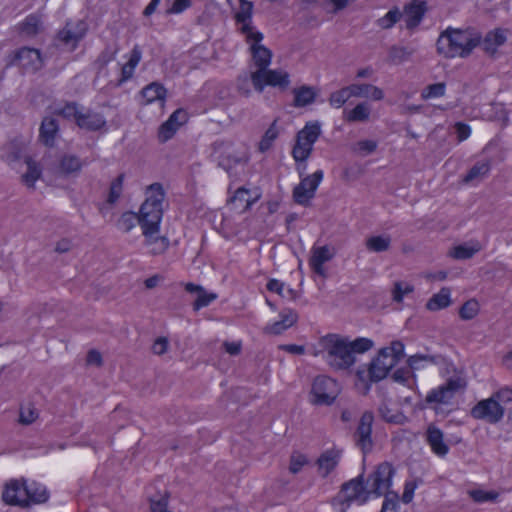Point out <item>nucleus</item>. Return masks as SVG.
Masks as SVG:
<instances>
[{
  "label": "nucleus",
  "mask_w": 512,
  "mask_h": 512,
  "mask_svg": "<svg viewBox=\"0 0 512 512\" xmlns=\"http://www.w3.org/2000/svg\"><path fill=\"white\" fill-rule=\"evenodd\" d=\"M394 474L395 470L392 464L380 463L366 480L362 473L356 478L344 482L330 503L338 509V512H347L353 502L363 505L371 496H382L391 487Z\"/></svg>",
  "instance_id": "obj_1"
},
{
  "label": "nucleus",
  "mask_w": 512,
  "mask_h": 512,
  "mask_svg": "<svg viewBox=\"0 0 512 512\" xmlns=\"http://www.w3.org/2000/svg\"><path fill=\"white\" fill-rule=\"evenodd\" d=\"M482 34L474 27H448L437 39V52L445 58H467L481 44Z\"/></svg>",
  "instance_id": "obj_2"
},
{
  "label": "nucleus",
  "mask_w": 512,
  "mask_h": 512,
  "mask_svg": "<svg viewBox=\"0 0 512 512\" xmlns=\"http://www.w3.org/2000/svg\"><path fill=\"white\" fill-rule=\"evenodd\" d=\"M141 228L145 236V243L152 246L150 252L153 255L164 253L169 241L166 237L155 236L160 229V223L163 217V207H161V197H152L142 209Z\"/></svg>",
  "instance_id": "obj_3"
},
{
  "label": "nucleus",
  "mask_w": 512,
  "mask_h": 512,
  "mask_svg": "<svg viewBox=\"0 0 512 512\" xmlns=\"http://www.w3.org/2000/svg\"><path fill=\"white\" fill-rule=\"evenodd\" d=\"M322 346L326 351L327 363L336 370L348 369L355 363L349 341L336 334H329L322 340Z\"/></svg>",
  "instance_id": "obj_4"
},
{
  "label": "nucleus",
  "mask_w": 512,
  "mask_h": 512,
  "mask_svg": "<svg viewBox=\"0 0 512 512\" xmlns=\"http://www.w3.org/2000/svg\"><path fill=\"white\" fill-rule=\"evenodd\" d=\"M466 388V381L462 377H450L447 381L428 392L425 397V404L431 407L436 414L441 412L440 405H448L456 393L464 391Z\"/></svg>",
  "instance_id": "obj_5"
},
{
  "label": "nucleus",
  "mask_w": 512,
  "mask_h": 512,
  "mask_svg": "<svg viewBox=\"0 0 512 512\" xmlns=\"http://www.w3.org/2000/svg\"><path fill=\"white\" fill-rule=\"evenodd\" d=\"M321 135V124L319 121L307 122L296 136V143L292 149V156L295 162H306L313 151V144Z\"/></svg>",
  "instance_id": "obj_6"
},
{
  "label": "nucleus",
  "mask_w": 512,
  "mask_h": 512,
  "mask_svg": "<svg viewBox=\"0 0 512 512\" xmlns=\"http://www.w3.org/2000/svg\"><path fill=\"white\" fill-rule=\"evenodd\" d=\"M395 365V358H391L389 349L382 348L368 364L367 370L359 368L356 375L361 381L367 379L376 383L383 380Z\"/></svg>",
  "instance_id": "obj_7"
},
{
  "label": "nucleus",
  "mask_w": 512,
  "mask_h": 512,
  "mask_svg": "<svg viewBox=\"0 0 512 512\" xmlns=\"http://www.w3.org/2000/svg\"><path fill=\"white\" fill-rule=\"evenodd\" d=\"M340 392L336 380L328 376H317L311 388V403L314 405H332Z\"/></svg>",
  "instance_id": "obj_8"
},
{
  "label": "nucleus",
  "mask_w": 512,
  "mask_h": 512,
  "mask_svg": "<svg viewBox=\"0 0 512 512\" xmlns=\"http://www.w3.org/2000/svg\"><path fill=\"white\" fill-rule=\"evenodd\" d=\"M246 42L250 44V52L252 60L257 70L250 75H255L256 80L260 77V73L269 67L272 60V51L266 46L260 44L264 36L261 32L250 33L245 36Z\"/></svg>",
  "instance_id": "obj_9"
},
{
  "label": "nucleus",
  "mask_w": 512,
  "mask_h": 512,
  "mask_svg": "<svg viewBox=\"0 0 512 512\" xmlns=\"http://www.w3.org/2000/svg\"><path fill=\"white\" fill-rule=\"evenodd\" d=\"M147 194H148V196H147L146 200L142 203L139 213H135L133 211H126V212L122 213V215L120 216V218L117 220V223H116V226L120 231H122L124 233H128L135 227L136 223H138L141 226L143 206L149 200H151L152 197L160 196L161 197V206L163 205V201L165 199V192H164V189H163V186L161 183H153V184L149 185L147 188Z\"/></svg>",
  "instance_id": "obj_10"
},
{
  "label": "nucleus",
  "mask_w": 512,
  "mask_h": 512,
  "mask_svg": "<svg viewBox=\"0 0 512 512\" xmlns=\"http://www.w3.org/2000/svg\"><path fill=\"white\" fill-rule=\"evenodd\" d=\"M260 74L258 80H256L255 75H250L252 85L259 93L263 92L266 86L277 87L283 91L290 85V75L286 71L266 68Z\"/></svg>",
  "instance_id": "obj_11"
},
{
  "label": "nucleus",
  "mask_w": 512,
  "mask_h": 512,
  "mask_svg": "<svg viewBox=\"0 0 512 512\" xmlns=\"http://www.w3.org/2000/svg\"><path fill=\"white\" fill-rule=\"evenodd\" d=\"M323 171L317 170L312 175L305 176L300 183L293 189V199L297 204L307 206L310 199L315 196V192L323 179Z\"/></svg>",
  "instance_id": "obj_12"
},
{
  "label": "nucleus",
  "mask_w": 512,
  "mask_h": 512,
  "mask_svg": "<svg viewBox=\"0 0 512 512\" xmlns=\"http://www.w3.org/2000/svg\"><path fill=\"white\" fill-rule=\"evenodd\" d=\"M88 25L84 20H78L76 23L66 22L65 26L58 31L56 39L63 45L69 46L70 51H74L80 41L86 36Z\"/></svg>",
  "instance_id": "obj_13"
},
{
  "label": "nucleus",
  "mask_w": 512,
  "mask_h": 512,
  "mask_svg": "<svg viewBox=\"0 0 512 512\" xmlns=\"http://www.w3.org/2000/svg\"><path fill=\"white\" fill-rule=\"evenodd\" d=\"M232 142L215 141L212 144L213 153L217 157L218 166L232 176L233 168L241 163H247L248 157H240L231 153Z\"/></svg>",
  "instance_id": "obj_14"
},
{
  "label": "nucleus",
  "mask_w": 512,
  "mask_h": 512,
  "mask_svg": "<svg viewBox=\"0 0 512 512\" xmlns=\"http://www.w3.org/2000/svg\"><path fill=\"white\" fill-rule=\"evenodd\" d=\"M474 419L486 420L488 423H498L504 415V408L493 396L479 401L470 412Z\"/></svg>",
  "instance_id": "obj_15"
},
{
  "label": "nucleus",
  "mask_w": 512,
  "mask_h": 512,
  "mask_svg": "<svg viewBox=\"0 0 512 512\" xmlns=\"http://www.w3.org/2000/svg\"><path fill=\"white\" fill-rule=\"evenodd\" d=\"M374 415L372 411H365L359 421L358 427L355 431V443L365 456L373 448L372 440V424Z\"/></svg>",
  "instance_id": "obj_16"
},
{
  "label": "nucleus",
  "mask_w": 512,
  "mask_h": 512,
  "mask_svg": "<svg viewBox=\"0 0 512 512\" xmlns=\"http://www.w3.org/2000/svg\"><path fill=\"white\" fill-rule=\"evenodd\" d=\"M12 65H19L27 71L36 72L43 66L41 53L38 49L22 47L14 52L10 62Z\"/></svg>",
  "instance_id": "obj_17"
},
{
  "label": "nucleus",
  "mask_w": 512,
  "mask_h": 512,
  "mask_svg": "<svg viewBox=\"0 0 512 512\" xmlns=\"http://www.w3.org/2000/svg\"><path fill=\"white\" fill-rule=\"evenodd\" d=\"M188 121L187 112L182 109H176L169 118L160 125L158 129V140L165 143L174 137L177 130Z\"/></svg>",
  "instance_id": "obj_18"
},
{
  "label": "nucleus",
  "mask_w": 512,
  "mask_h": 512,
  "mask_svg": "<svg viewBox=\"0 0 512 512\" xmlns=\"http://www.w3.org/2000/svg\"><path fill=\"white\" fill-rule=\"evenodd\" d=\"M427 12V3L422 0H412L404 6L402 17H405L406 28L413 31L423 20Z\"/></svg>",
  "instance_id": "obj_19"
},
{
  "label": "nucleus",
  "mask_w": 512,
  "mask_h": 512,
  "mask_svg": "<svg viewBox=\"0 0 512 512\" xmlns=\"http://www.w3.org/2000/svg\"><path fill=\"white\" fill-rule=\"evenodd\" d=\"M106 123L107 122L103 114L83 107L81 115H78L77 126L88 132H96L104 128Z\"/></svg>",
  "instance_id": "obj_20"
},
{
  "label": "nucleus",
  "mask_w": 512,
  "mask_h": 512,
  "mask_svg": "<svg viewBox=\"0 0 512 512\" xmlns=\"http://www.w3.org/2000/svg\"><path fill=\"white\" fill-rule=\"evenodd\" d=\"M26 150V144L22 138H14L5 143L0 149V158L7 164L12 165L18 162Z\"/></svg>",
  "instance_id": "obj_21"
},
{
  "label": "nucleus",
  "mask_w": 512,
  "mask_h": 512,
  "mask_svg": "<svg viewBox=\"0 0 512 512\" xmlns=\"http://www.w3.org/2000/svg\"><path fill=\"white\" fill-rule=\"evenodd\" d=\"M23 490V482L22 480H10L6 483L4 490L2 492V500L5 504L10 506H18L21 508H28V501L24 500V498H20L18 494Z\"/></svg>",
  "instance_id": "obj_22"
},
{
  "label": "nucleus",
  "mask_w": 512,
  "mask_h": 512,
  "mask_svg": "<svg viewBox=\"0 0 512 512\" xmlns=\"http://www.w3.org/2000/svg\"><path fill=\"white\" fill-rule=\"evenodd\" d=\"M341 450L332 448L321 453L316 461L321 477L326 478L338 466L341 458Z\"/></svg>",
  "instance_id": "obj_23"
},
{
  "label": "nucleus",
  "mask_w": 512,
  "mask_h": 512,
  "mask_svg": "<svg viewBox=\"0 0 512 512\" xmlns=\"http://www.w3.org/2000/svg\"><path fill=\"white\" fill-rule=\"evenodd\" d=\"M253 2L251 1H242V5H240V10L235 14V21L237 24H241L238 31L244 36L257 32L255 27L252 25V15H253Z\"/></svg>",
  "instance_id": "obj_24"
},
{
  "label": "nucleus",
  "mask_w": 512,
  "mask_h": 512,
  "mask_svg": "<svg viewBox=\"0 0 512 512\" xmlns=\"http://www.w3.org/2000/svg\"><path fill=\"white\" fill-rule=\"evenodd\" d=\"M426 441L437 456L444 457L449 452V446L444 442L443 432L434 424H430L427 428Z\"/></svg>",
  "instance_id": "obj_25"
},
{
  "label": "nucleus",
  "mask_w": 512,
  "mask_h": 512,
  "mask_svg": "<svg viewBox=\"0 0 512 512\" xmlns=\"http://www.w3.org/2000/svg\"><path fill=\"white\" fill-rule=\"evenodd\" d=\"M22 482L23 491L26 494L24 500L28 501V507L33 504H43L48 501L50 494L44 485L36 482L27 484L25 479H22Z\"/></svg>",
  "instance_id": "obj_26"
},
{
  "label": "nucleus",
  "mask_w": 512,
  "mask_h": 512,
  "mask_svg": "<svg viewBox=\"0 0 512 512\" xmlns=\"http://www.w3.org/2000/svg\"><path fill=\"white\" fill-rule=\"evenodd\" d=\"M280 320L265 328V332L280 335L285 330L293 326L298 320V314L291 308H285L280 312Z\"/></svg>",
  "instance_id": "obj_27"
},
{
  "label": "nucleus",
  "mask_w": 512,
  "mask_h": 512,
  "mask_svg": "<svg viewBox=\"0 0 512 512\" xmlns=\"http://www.w3.org/2000/svg\"><path fill=\"white\" fill-rule=\"evenodd\" d=\"M58 132V121L53 117H44L39 129V140L45 146L53 147Z\"/></svg>",
  "instance_id": "obj_28"
},
{
  "label": "nucleus",
  "mask_w": 512,
  "mask_h": 512,
  "mask_svg": "<svg viewBox=\"0 0 512 512\" xmlns=\"http://www.w3.org/2000/svg\"><path fill=\"white\" fill-rule=\"evenodd\" d=\"M185 290L189 293H197V298L193 303V309L195 311H198L203 307H207L217 299L216 293H208L201 285L191 282L185 285Z\"/></svg>",
  "instance_id": "obj_29"
},
{
  "label": "nucleus",
  "mask_w": 512,
  "mask_h": 512,
  "mask_svg": "<svg viewBox=\"0 0 512 512\" xmlns=\"http://www.w3.org/2000/svg\"><path fill=\"white\" fill-rule=\"evenodd\" d=\"M294 100L293 106L300 108L315 102L317 97V89L312 86L302 85L293 89Z\"/></svg>",
  "instance_id": "obj_30"
},
{
  "label": "nucleus",
  "mask_w": 512,
  "mask_h": 512,
  "mask_svg": "<svg viewBox=\"0 0 512 512\" xmlns=\"http://www.w3.org/2000/svg\"><path fill=\"white\" fill-rule=\"evenodd\" d=\"M166 93V88L158 82H152L141 90V95L145 100L144 104L146 105L153 103L156 100L164 101Z\"/></svg>",
  "instance_id": "obj_31"
},
{
  "label": "nucleus",
  "mask_w": 512,
  "mask_h": 512,
  "mask_svg": "<svg viewBox=\"0 0 512 512\" xmlns=\"http://www.w3.org/2000/svg\"><path fill=\"white\" fill-rule=\"evenodd\" d=\"M506 41L504 31L501 29H495L486 34L484 39L481 41L483 49L489 54H494L497 47L503 45Z\"/></svg>",
  "instance_id": "obj_32"
},
{
  "label": "nucleus",
  "mask_w": 512,
  "mask_h": 512,
  "mask_svg": "<svg viewBox=\"0 0 512 512\" xmlns=\"http://www.w3.org/2000/svg\"><path fill=\"white\" fill-rule=\"evenodd\" d=\"M451 291L448 287H443L441 290L434 294L426 303V308L429 311H438L447 308L451 305L450 299Z\"/></svg>",
  "instance_id": "obj_33"
},
{
  "label": "nucleus",
  "mask_w": 512,
  "mask_h": 512,
  "mask_svg": "<svg viewBox=\"0 0 512 512\" xmlns=\"http://www.w3.org/2000/svg\"><path fill=\"white\" fill-rule=\"evenodd\" d=\"M415 49L405 46L392 45L388 50L387 60L394 65L408 61L414 54Z\"/></svg>",
  "instance_id": "obj_34"
},
{
  "label": "nucleus",
  "mask_w": 512,
  "mask_h": 512,
  "mask_svg": "<svg viewBox=\"0 0 512 512\" xmlns=\"http://www.w3.org/2000/svg\"><path fill=\"white\" fill-rule=\"evenodd\" d=\"M490 169L491 163L489 160L478 161L468 170L463 178V182L469 183L474 180L482 179L488 175Z\"/></svg>",
  "instance_id": "obj_35"
},
{
  "label": "nucleus",
  "mask_w": 512,
  "mask_h": 512,
  "mask_svg": "<svg viewBox=\"0 0 512 512\" xmlns=\"http://www.w3.org/2000/svg\"><path fill=\"white\" fill-rule=\"evenodd\" d=\"M249 190L240 187L236 190L235 194L230 198L229 203L235 206V209H239L244 212L253 205L256 199L251 200L249 198Z\"/></svg>",
  "instance_id": "obj_36"
},
{
  "label": "nucleus",
  "mask_w": 512,
  "mask_h": 512,
  "mask_svg": "<svg viewBox=\"0 0 512 512\" xmlns=\"http://www.w3.org/2000/svg\"><path fill=\"white\" fill-rule=\"evenodd\" d=\"M82 165L81 160L77 156L66 154L60 159L59 169L64 175H71L80 172Z\"/></svg>",
  "instance_id": "obj_37"
},
{
  "label": "nucleus",
  "mask_w": 512,
  "mask_h": 512,
  "mask_svg": "<svg viewBox=\"0 0 512 512\" xmlns=\"http://www.w3.org/2000/svg\"><path fill=\"white\" fill-rule=\"evenodd\" d=\"M25 163L27 171L22 175V180L28 187H34L35 182L41 177V168L30 156L25 157Z\"/></svg>",
  "instance_id": "obj_38"
},
{
  "label": "nucleus",
  "mask_w": 512,
  "mask_h": 512,
  "mask_svg": "<svg viewBox=\"0 0 512 512\" xmlns=\"http://www.w3.org/2000/svg\"><path fill=\"white\" fill-rule=\"evenodd\" d=\"M366 248L371 252H384L391 246V237L389 235L371 236L366 239Z\"/></svg>",
  "instance_id": "obj_39"
},
{
  "label": "nucleus",
  "mask_w": 512,
  "mask_h": 512,
  "mask_svg": "<svg viewBox=\"0 0 512 512\" xmlns=\"http://www.w3.org/2000/svg\"><path fill=\"white\" fill-rule=\"evenodd\" d=\"M40 24L41 21L39 16L36 14H30L21 23H19L18 30L26 36H35L40 30Z\"/></svg>",
  "instance_id": "obj_40"
},
{
  "label": "nucleus",
  "mask_w": 512,
  "mask_h": 512,
  "mask_svg": "<svg viewBox=\"0 0 512 512\" xmlns=\"http://www.w3.org/2000/svg\"><path fill=\"white\" fill-rule=\"evenodd\" d=\"M370 108L367 103H359L352 110L345 113L347 122H365L369 119Z\"/></svg>",
  "instance_id": "obj_41"
},
{
  "label": "nucleus",
  "mask_w": 512,
  "mask_h": 512,
  "mask_svg": "<svg viewBox=\"0 0 512 512\" xmlns=\"http://www.w3.org/2000/svg\"><path fill=\"white\" fill-rule=\"evenodd\" d=\"M82 108L83 106L79 105L75 101H72L67 102L62 108L57 109L55 113L66 120L74 121L77 125L78 115H81Z\"/></svg>",
  "instance_id": "obj_42"
},
{
  "label": "nucleus",
  "mask_w": 512,
  "mask_h": 512,
  "mask_svg": "<svg viewBox=\"0 0 512 512\" xmlns=\"http://www.w3.org/2000/svg\"><path fill=\"white\" fill-rule=\"evenodd\" d=\"M402 18V12L398 7L390 9L383 17L377 19L376 24L381 29H391Z\"/></svg>",
  "instance_id": "obj_43"
},
{
  "label": "nucleus",
  "mask_w": 512,
  "mask_h": 512,
  "mask_svg": "<svg viewBox=\"0 0 512 512\" xmlns=\"http://www.w3.org/2000/svg\"><path fill=\"white\" fill-rule=\"evenodd\" d=\"M440 358L439 355L415 354L408 358L407 364L411 370H419L423 367V362L438 364Z\"/></svg>",
  "instance_id": "obj_44"
},
{
  "label": "nucleus",
  "mask_w": 512,
  "mask_h": 512,
  "mask_svg": "<svg viewBox=\"0 0 512 512\" xmlns=\"http://www.w3.org/2000/svg\"><path fill=\"white\" fill-rule=\"evenodd\" d=\"M125 179V174H119L110 184L109 194L107 197V203L114 204L120 198L123 190V182Z\"/></svg>",
  "instance_id": "obj_45"
},
{
  "label": "nucleus",
  "mask_w": 512,
  "mask_h": 512,
  "mask_svg": "<svg viewBox=\"0 0 512 512\" xmlns=\"http://www.w3.org/2000/svg\"><path fill=\"white\" fill-rule=\"evenodd\" d=\"M479 303L476 299L466 301L459 309V317L462 320H471L479 313Z\"/></svg>",
  "instance_id": "obj_46"
},
{
  "label": "nucleus",
  "mask_w": 512,
  "mask_h": 512,
  "mask_svg": "<svg viewBox=\"0 0 512 512\" xmlns=\"http://www.w3.org/2000/svg\"><path fill=\"white\" fill-rule=\"evenodd\" d=\"M278 136V131L276 128V120L270 125V127L264 133L261 141L259 142V150L260 152H266L269 150L274 142V140Z\"/></svg>",
  "instance_id": "obj_47"
},
{
  "label": "nucleus",
  "mask_w": 512,
  "mask_h": 512,
  "mask_svg": "<svg viewBox=\"0 0 512 512\" xmlns=\"http://www.w3.org/2000/svg\"><path fill=\"white\" fill-rule=\"evenodd\" d=\"M480 250V247H469L466 244L455 246L449 255L455 259H470L476 252Z\"/></svg>",
  "instance_id": "obj_48"
},
{
  "label": "nucleus",
  "mask_w": 512,
  "mask_h": 512,
  "mask_svg": "<svg viewBox=\"0 0 512 512\" xmlns=\"http://www.w3.org/2000/svg\"><path fill=\"white\" fill-rule=\"evenodd\" d=\"M389 489L390 488H388L382 495L384 496V501L380 512H397L399 495Z\"/></svg>",
  "instance_id": "obj_49"
},
{
  "label": "nucleus",
  "mask_w": 512,
  "mask_h": 512,
  "mask_svg": "<svg viewBox=\"0 0 512 512\" xmlns=\"http://www.w3.org/2000/svg\"><path fill=\"white\" fill-rule=\"evenodd\" d=\"M192 0H166V15L180 14L191 7Z\"/></svg>",
  "instance_id": "obj_50"
},
{
  "label": "nucleus",
  "mask_w": 512,
  "mask_h": 512,
  "mask_svg": "<svg viewBox=\"0 0 512 512\" xmlns=\"http://www.w3.org/2000/svg\"><path fill=\"white\" fill-rule=\"evenodd\" d=\"M349 346L352 355L355 353H365L374 346V342L365 337L356 338L353 341H349Z\"/></svg>",
  "instance_id": "obj_51"
},
{
  "label": "nucleus",
  "mask_w": 512,
  "mask_h": 512,
  "mask_svg": "<svg viewBox=\"0 0 512 512\" xmlns=\"http://www.w3.org/2000/svg\"><path fill=\"white\" fill-rule=\"evenodd\" d=\"M379 414L384 421L392 424H402L405 419L402 413H393L387 405H381L379 407Z\"/></svg>",
  "instance_id": "obj_52"
},
{
  "label": "nucleus",
  "mask_w": 512,
  "mask_h": 512,
  "mask_svg": "<svg viewBox=\"0 0 512 512\" xmlns=\"http://www.w3.org/2000/svg\"><path fill=\"white\" fill-rule=\"evenodd\" d=\"M351 95L348 87H344L330 94L329 103L335 108L342 107L349 99Z\"/></svg>",
  "instance_id": "obj_53"
},
{
  "label": "nucleus",
  "mask_w": 512,
  "mask_h": 512,
  "mask_svg": "<svg viewBox=\"0 0 512 512\" xmlns=\"http://www.w3.org/2000/svg\"><path fill=\"white\" fill-rule=\"evenodd\" d=\"M117 52H118L117 47H115V48H112L110 46L105 47V49L99 54V56L96 60V64H98V66H99L98 73H100L101 70L106 69L107 64L115 59Z\"/></svg>",
  "instance_id": "obj_54"
},
{
  "label": "nucleus",
  "mask_w": 512,
  "mask_h": 512,
  "mask_svg": "<svg viewBox=\"0 0 512 512\" xmlns=\"http://www.w3.org/2000/svg\"><path fill=\"white\" fill-rule=\"evenodd\" d=\"M470 497L477 503H484L488 501H495L499 494L495 491H485L482 489H475L469 491Z\"/></svg>",
  "instance_id": "obj_55"
},
{
  "label": "nucleus",
  "mask_w": 512,
  "mask_h": 512,
  "mask_svg": "<svg viewBox=\"0 0 512 512\" xmlns=\"http://www.w3.org/2000/svg\"><path fill=\"white\" fill-rule=\"evenodd\" d=\"M446 85L443 82L434 83L428 85L423 91H422V98L423 99H429L434 97H441L445 94Z\"/></svg>",
  "instance_id": "obj_56"
},
{
  "label": "nucleus",
  "mask_w": 512,
  "mask_h": 512,
  "mask_svg": "<svg viewBox=\"0 0 512 512\" xmlns=\"http://www.w3.org/2000/svg\"><path fill=\"white\" fill-rule=\"evenodd\" d=\"M306 464H308L307 457L302 453L294 452L290 456L289 471L292 474H297Z\"/></svg>",
  "instance_id": "obj_57"
},
{
  "label": "nucleus",
  "mask_w": 512,
  "mask_h": 512,
  "mask_svg": "<svg viewBox=\"0 0 512 512\" xmlns=\"http://www.w3.org/2000/svg\"><path fill=\"white\" fill-rule=\"evenodd\" d=\"M333 256L334 254L330 252L329 247L325 245L313 248L310 260L324 264L325 262L330 261Z\"/></svg>",
  "instance_id": "obj_58"
},
{
  "label": "nucleus",
  "mask_w": 512,
  "mask_h": 512,
  "mask_svg": "<svg viewBox=\"0 0 512 512\" xmlns=\"http://www.w3.org/2000/svg\"><path fill=\"white\" fill-rule=\"evenodd\" d=\"M149 502L151 512H170L168 510L169 493L167 491L159 499L150 498Z\"/></svg>",
  "instance_id": "obj_59"
},
{
  "label": "nucleus",
  "mask_w": 512,
  "mask_h": 512,
  "mask_svg": "<svg viewBox=\"0 0 512 512\" xmlns=\"http://www.w3.org/2000/svg\"><path fill=\"white\" fill-rule=\"evenodd\" d=\"M38 418V412L35 407H21L19 414V422L23 425H30Z\"/></svg>",
  "instance_id": "obj_60"
},
{
  "label": "nucleus",
  "mask_w": 512,
  "mask_h": 512,
  "mask_svg": "<svg viewBox=\"0 0 512 512\" xmlns=\"http://www.w3.org/2000/svg\"><path fill=\"white\" fill-rule=\"evenodd\" d=\"M348 87L351 97H366L369 95L370 84H351Z\"/></svg>",
  "instance_id": "obj_61"
},
{
  "label": "nucleus",
  "mask_w": 512,
  "mask_h": 512,
  "mask_svg": "<svg viewBox=\"0 0 512 512\" xmlns=\"http://www.w3.org/2000/svg\"><path fill=\"white\" fill-rule=\"evenodd\" d=\"M413 291V287L410 285H406L403 289L401 282H396L394 284L393 289V300L396 302H401L404 298V295L411 293Z\"/></svg>",
  "instance_id": "obj_62"
},
{
  "label": "nucleus",
  "mask_w": 512,
  "mask_h": 512,
  "mask_svg": "<svg viewBox=\"0 0 512 512\" xmlns=\"http://www.w3.org/2000/svg\"><path fill=\"white\" fill-rule=\"evenodd\" d=\"M389 349L391 358H395L397 364L399 360L404 356V344L401 341H393Z\"/></svg>",
  "instance_id": "obj_63"
},
{
  "label": "nucleus",
  "mask_w": 512,
  "mask_h": 512,
  "mask_svg": "<svg viewBox=\"0 0 512 512\" xmlns=\"http://www.w3.org/2000/svg\"><path fill=\"white\" fill-rule=\"evenodd\" d=\"M495 400H498V403L507 404L512 402V389L511 388H502L499 391L495 392L493 395Z\"/></svg>",
  "instance_id": "obj_64"
}]
</instances>
